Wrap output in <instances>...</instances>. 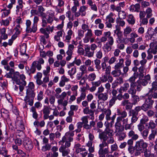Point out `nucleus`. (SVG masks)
I'll use <instances>...</instances> for the list:
<instances>
[{
    "instance_id": "nucleus-1",
    "label": "nucleus",
    "mask_w": 157,
    "mask_h": 157,
    "mask_svg": "<svg viewBox=\"0 0 157 157\" xmlns=\"http://www.w3.org/2000/svg\"><path fill=\"white\" fill-rule=\"evenodd\" d=\"M82 104L83 107H85L83 110V113L85 114L89 115L91 117L90 119L94 120V111L90 109L88 107V101H84L82 102Z\"/></svg>"
},
{
    "instance_id": "nucleus-2",
    "label": "nucleus",
    "mask_w": 157,
    "mask_h": 157,
    "mask_svg": "<svg viewBox=\"0 0 157 157\" xmlns=\"http://www.w3.org/2000/svg\"><path fill=\"white\" fill-rule=\"evenodd\" d=\"M148 144L147 143L145 142L143 140L140 139L136 142L134 150L142 151L146 148Z\"/></svg>"
},
{
    "instance_id": "nucleus-3",
    "label": "nucleus",
    "mask_w": 157,
    "mask_h": 157,
    "mask_svg": "<svg viewBox=\"0 0 157 157\" xmlns=\"http://www.w3.org/2000/svg\"><path fill=\"white\" fill-rule=\"evenodd\" d=\"M154 102V101L151 99L150 97H147L145 98L144 103L142 105V109L146 111L148 109H151Z\"/></svg>"
},
{
    "instance_id": "nucleus-4",
    "label": "nucleus",
    "mask_w": 157,
    "mask_h": 157,
    "mask_svg": "<svg viewBox=\"0 0 157 157\" xmlns=\"http://www.w3.org/2000/svg\"><path fill=\"white\" fill-rule=\"evenodd\" d=\"M75 148L76 153H78L81 152L80 154L82 157H85L88 154V151L86 148L84 147V146H81L79 144H77L75 145Z\"/></svg>"
},
{
    "instance_id": "nucleus-5",
    "label": "nucleus",
    "mask_w": 157,
    "mask_h": 157,
    "mask_svg": "<svg viewBox=\"0 0 157 157\" xmlns=\"http://www.w3.org/2000/svg\"><path fill=\"white\" fill-rule=\"evenodd\" d=\"M31 24V22L29 20H27L26 21L25 25L26 28L25 31L27 33H35L37 30L36 26H35L33 24L32 28L30 26Z\"/></svg>"
},
{
    "instance_id": "nucleus-6",
    "label": "nucleus",
    "mask_w": 157,
    "mask_h": 157,
    "mask_svg": "<svg viewBox=\"0 0 157 157\" xmlns=\"http://www.w3.org/2000/svg\"><path fill=\"white\" fill-rule=\"evenodd\" d=\"M55 91L56 93L54 96L58 100H64L67 94V93L65 91L60 94L62 92V90L61 88L59 87L56 88L55 90Z\"/></svg>"
},
{
    "instance_id": "nucleus-7",
    "label": "nucleus",
    "mask_w": 157,
    "mask_h": 157,
    "mask_svg": "<svg viewBox=\"0 0 157 157\" xmlns=\"http://www.w3.org/2000/svg\"><path fill=\"white\" fill-rule=\"evenodd\" d=\"M26 95L25 97L24 101L26 104L28 103L30 106H32L33 104V100L36 94L26 93Z\"/></svg>"
},
{
    "instance_id": "nucleus-8",
    "label": "nucleus",
    "mask_w": 157,
    "mask_h": 157,
    "mask_svg": "<svg viewBox=\"0 0 157 157\" xmlns=\"http://www.w3.org/2000/svg\"><path fill=\"white\" fill-rule=\"evenodd\" d=\"M113 131L110 128L105 129L104 131L99 134L98 137L107 138V136H112L113 135Z\"/></svg>"
},
{
    "instance_id": "nucleus-9",
    "label": "nucleus",
    "mask_w": 157,
    "mask_h": 157,
    "mask_svg": "<svg viewBox=\"0 0 157 157\" xmlns=\"http://www.w3.org/2000/svg\"><path fill=\"white\" fill-rule=\"evenodd\" d=\"M46 14L41 18L42 26L44 28L47 26L48 23L52 24L53 21V17L50 16H48V18H46Z\"/></svg>"
},
{
    "instance_id": "nucleus-10",
    "label": "nucleus",
    "mask_w": 157,
    "mask_h": 157,
    "mask_svg": "<svg viewBox=\"0 0 157 157\" xmlns=\"http://www.w3.org/2000/svg\"><path fill=\"white\" fill-rule=\"evenodd\" d=\"M42 76V73L38 72L36 75L35 76L34 78L36 79V82L37 84L38 85H42L44 88H46L47 85L46 84H44L43 81H42L41 78Z\"/></svg>"
},
{
    "instance_id": "nucleus-11",
    "label": "nucleus",
    "mask_w": 157,
    "mask_h": 157,
    "mask_svg": "<svg viewBox=\"0 0 157 157\" xmlns=\"http://www.w3.org/2000/svg\"><path fill=\"white\" fill-rule=\"evenodd\" d=\"M99 147L98 154H106L108 153L109 152V147L107 146V145L102 142L99 144Z\"/></svg>"
},
{
    "instance_id": "nucleus-12",
    "label": "nucleus",
    "mask_w": 157,
    "mask_h": 157,
    "mask_svg": "<svg viewBox=\"0 0 157 157\" xmlns=\"http://www.w3.org/2000/svg\"><path fill=\"white\" fill-rule=\"evenodd\" d=\"M151 77L149 75L145 76L143 78L139 79L136 82L138 84H140L143 86H146L148 82H150Z\"/></svg>"
},
{
    "instance_id": "nucleus-13",
    "label": "nucleus",
    "mask_w": 157,
    "mask_h": 157,
    "mask_svg": "<svg viewBox=\"0 0 157 157\" xmlns=\"http://www.w3.org/2000/svg\"><path fill=\"white\" fill-rule=\"evenodd\" d=\"M75 48L74 45L70 44L68 45V50L66 52V54L67 56L66 57V61H70L72 57L73 54V51Z\"/></svg>"
},
{
    "instance_id": "nucleus-14",
    "label": "nucleus",
    "mask_w": 157,
    "mask_h": 157,
    "mask_svg": "<svg viewBox=\"0 0 157 157\" xmlns=\"http://www.w3.org/2000/svg\"><path fill=\"white\" fill-rule=\"evenodd\" d=\"M138 75V72H134L133 75L128 80V81L130 83V86H136V80Z\"/></svg>"
},
{
    "instance_id": "nucleus-15",
    "label": "nucleus",
    "mask_w": 157,
    "mask_h": 157,
    "mask_svg": "<svg viewBox=\"0 0 157 157\" xmlns=\"http://www.w3.org/2000/svg\"><path fill=\"white\" fill-rule=\"evenodd\" d=\"M150 48L147 51L154 55L157 53V43L156 41H153L149 45Z\"/></svg>"
},
{
    "instance_id": "nucleus-16",
    "label": "nucleus",
    "mask_w": 157,
    "mask_h": 157,
    "mask_svg": "<svg viewBox=\"0 0 157 157\" xmlns=\"http://www.w3.org/2000/svg\"><path fill=\"white\" fill-rule=\"evenodd\" d=\"M101 140H102V142L107 146H108V144H113L115 141L113 137L112 136H107V138L105 137H99Z\"/></svg>"
},
{
    "instance_id": "nucleus-17",
    "label": "nucleus",
    "mask_w": 157,
    "mask_h": 157,
    "mask_svg": "<svg viewBox=\"0 0 157 157\" xmlns=\"http://www.w3.org/2000/svg\"><path fill=\"white\" fill-rule=\"evenodd\" d=\"M117 114L119 116L117 117V118L122 120V122L124 121V120H125L127 115V113L125 110L121 111L119 109L117 110Z\"/></svg>"
},
{
    "instance_id": "nucleus-18",
    "label": "nucleus",
    "mask_w": 157,
    "mask_h": 157,
    "mask_svg": "<svg viewBox=\"0 0 157 157\" xmlns=\"http://www.w3.org/2000/svg\"><path fill=\"white\" fill-rule=\"evenodd\" d=\"M16 124L20 131H22L25 129L23 121L21 118H18L16 121Z\"/></svg>"
},
{
    "instance_id": "nucleus-19",
    "label": "nucleus",
    "mask_w": 157,
    "mask_h": 157,
    "mask_svg": "<svg viewBox=\"0 0 157 157\" xmlns=\"http://www.w3.org/2000/svg\"><path fill=\"white\" fill-rule=\"evenodd\" d=\"M98 99V102L100 100L103 102L107 101L108 98V95L107 93H102L98 94H95Z\"/></svg>"
},
{
    "instance_id": "nucleus-20",
    "label": "nucleus",
    "mask_w": 157,
    "mask_h": 157,
    "mask_svg": "<svg viewBox=\"0 0 157 157\" xmlns=\"http://www.w3.org/2000/svg\"><path fill=\"white\" fill-rule=\"evenodd\" d=\"M93 35L92 30L91 29L88 30L85 34V37L83 39L84 43H87L89 42L90 38L92 37Z\"/></svg>"
},
{
    "instance_id": "nucleus-21",
    "label": "nucleus",
    "mask_w": 157,
    "mask_h": 157,
    "mask_svg": "<svg viewBox=\"0 0 157 157\" xmlns=\"http://www.w3.org/2000/svg\"><path fill=\"white\" fill-rule=\"evenodd\" d=\"M128 118H126L124 121L122 122L123 125V129H124L126 131H129L132 130V124L131 123L130 124L128 123Z\"/></svg>"
},
{
    "instance_id": "nucleus-22",
    "label": "nucleus",
    "mask_w": 157,
    "mask_h": 157,
    "mask_svg": "<svg viewBox=\"0 0 157 157\" xmlns=\"http://www.w3.org/2000/svg\"><path fill=\"white\" fill-rule=\"evenodd\" d=\"M84 48L86 56L89 57H92L93 56L94 52L91 50L90 47L88 45H85Z\"/></svg>"
},
{
    "instance_id": "nucleus-23",
    "label": "nucleus",
    "mask_w": 157,
    "mask_h": 157,
    "mask_svg": "<svg viewBox=\"0 0 157 157\" xmlns=\"http://www.w3.org/2000/svg\"><path fill=\"white\" fill-rule=\"evenodd\" d=\"M121 120L117 118V121L115 123L114 126L117 132H121L123 130L122 125L121 124Z\"/></svg>"
},
{
    "instance_id": "nucleus-24",
    "label": "nucleus",
    "mask_w": 157,
    "mask_h": 157,
    "mask_svg": "<svg viewBox=\"0 0 157 157\" xmlns=\"http://www.w3.org/2000/svg\"><path fill=\"white\" fill-rule=\"evenodd\" d=\"M59 151L60 152L62 153L63 156H65L68 155L70 153V150L66 147H64V146H61L59 149Z\"/></svg>"
},
{
    "instance_id": "nucleus-25",
    "label": "nucleus",
    "mask_w": 157,
    "mask_h": 157,
    "mask_svg": "<svg viewBox=\"0 0 157 157\" xmlns=\"http://www.w3.org/2000/svg\"><path fill=\"white\" fill-rule=\"evenodd\" d=\"M24 144L25 148L27 150L29 151L31 150L33 147L32 141L29 140H25Z\"/></svg>"
},
{
    "instance_id": "nucleus-26",
    "label": "nucleus",
    "mask_w": 157,
    "mask_h": 157,
    "mask_svg": "<svg viewBox=\"0 0 157 157\" xmlns=\"http://www.w3.org/2000/svg\"><path fill=\"white\" fill-rule=\"evenodd\" d=\"M35 85L33 82H30L27 89L26 93L35 94L34 92Z\"/></svg>"
},
{
    "instance_id": "nucleus-27",
    "label": "nucleus",
    "mask_w": 157,
    "mask_h": 157,
    "mask_svg": "<svg viewBox=\"0 0 157 157\" xmlns=\"http://www.w3.org/2000/svg\"><path fill=\"white\" fill-rule=\"evenodd\" d=\"M128 135L129 138H131V139L134 140H136L139 138V135L136 134L135 132L132 130L129 131Z\"/></svg>"
},
{
    "instance_id": "nucleus-28",
    "label": "nucleus",
    "mask_w": 157,
    "mask_h": 157,
    "mask_svg": "<svg viewBox=\"0 0 157 157\" xmlns=\"http://www.w3.org/2000/svg\"><path fill=\"white\" fill-rule=\"evenodd\" d=\"M138 37V35L135 32H132L130 34V37L128 40L132 44L134 43L135 41V39Z\"/></svg>"
},
{
    "instance_id": "nucleus-29",
    "label": "nucleus",
    "mask_w": 157,
    "mask_h": 157,
    "mask_svg": "<svg viewBox=\"0 0 157 157\" xmlns=\"http://www.w3.org/2000/svg\"><path fill=\"white\" fill-rule=\"evenodd\" d=\"M111 35V33L110 31L105 32L103 33V36L100 39V42L105 43L107 40L108 37Z\"/></svg>"
},
{
    "instance_id": "nucleus-30",
    "label": "nucleus",
    "mask_w": 157,
    "mask_h": 157,
    "mask_svg": "<svg viewBox=\"0 0 157 157\" xmlns=\"http://www.w3.org/2000/svg\"><path fill=\"white\" fill-rule=\"evenodd\" d=\"M124 59L123 58H121L119 59V62L117 63L114 66V69H117L121 70V68L124 66Z\"/></svg>"
},
{
    "instance_id": "nucleus-31",
    "label": "nucleus",
    "mask_w": 157,
    "mask_h": 157,
    "mask_svg": "<svg viewBox=\"0 0 157 157\" xmlns=\"http://www.w3.org/2000/svg\"><path fill=\"white\" fill-rule=\"evenodd\" d=\"M116 29L114 30V33L117 35L118 40H120L122 36V33L121 31V28L118 25L116 26Z\"/></svg>"
},
{
    "instance_id": "nucleus-32",
    "label": "nucleus",
    "mask_w": 157,
    "mask_h": 157,
    "mask_svg": "<svg viewBox=\"0 0 157 157\" xmlns=\"http://www.w3.org/2000/svg\"><path fill=\"white\" fill-rule=\"evenodd\" d=\"M105 115V118L107 121H109L111 119L110 116L111 114V112L110 109H104L102 111Z\"/></svg>"
},
{
    "instance_id": "nucleus-33",
    "label": "nucleus",
    "mask_w": 157,
    "mask_h": 157,
    "mask_svg": "<svg viewBox=\"0 0 157 157\" xmlns=\"http://www.w3.org/2000/svg\"><path fill=\"white\" fill-rule=\"evenodd\" d=\"M51 108L48 106H44V108L43 109L42 111L43 115V118L45 119L48 115H49L50 113V110Z\"/></svg>"
},
{
    "instance_id": "nucleus-34",
    "label": "nucleus",
    "mask_w": 157,
    "mask_h": 157,
    "mask_svg": "<svg viewBox=\"0 0 157 157\" xmlns=\"http://www.w3.org/2000/svg\"><path fill=\"white\" fill-rule=\"evenodd\" d=\"M73 32L71 29H69L67 32V35L65 36V39L64 41L67 43H69L71 39Z\"/></svg>"
},
{
    "instance_id": "nucleus-35",
    "label": "nucleus",
    "mask_w": 157,
    "mask_h": 157,
    "mask_svg": "<svg viewBox=\"0 0 157 157\" xmlns=\"http://www.w3.org/2000/svg\"><path fill=\"white\" fill-rule=\"evenodd\" d=\"M140 6L139 4H136L135 5L131 6L130 10L132 12H139Z\"/></svg>"
},
{
    "instance_id": "nucleus-36",
    "label": "nucleus",
    "mask_w": 157,
    "mask_h": 157,
    "mask_svg": "<svg viewBox=\"0 0 157 157\" xmlns=\"http://www.w3.org/2000/svg\"><path fill=\"white\" fill-rule=\"evenodd\" d=\"M127 21L129 24L133 25L135 22V19L134 16L132 14L128 15V16Z\"/></svg>"
},
{
    "instance_id": "nucleus-37",
    "label": "nucleus",
    "mask_w": 157,
    "mask_h": 157,
    "mask_svg": "<svg viewBox=\"0 0 157 157\" xmlns=\"http://www.w3.org/2000/svg\"><path fill=\"white\" fill-rule=\"evenodd\" d=\"M37 7L38 12V14H40L39 15L42 18L46 14L44 12L45 11V9L42 6H38Z\"/></svg>"
},
{
    "instance_id": "nucleus-38",
    "label": "nucleus",
    "mask_w": 157,
    "mask_h": 157,
    "mask_svg": "<svg viewBox=\"0 0 157 157\" xmlns=\"http://www.w3.org/2000/svg\"><path fill=\"white\" fill-rule=\"evenodd\" d=\"M68 101L67 100H58L57 103L58 105H62L63 106V110H65L67 109L66 106L68 104Z\"/></svg>"
},
{
    "instance_id": "nucleus-39",
    "label": "nucleus",
    "mask_w": 157,
    "mask_h": 157,
    "mask_svg": "<svg viewBox=\"0 0 157 157\" xmlns=\"http://www.w3.org/2000/svg\"><path fill=\"white\" fill-rule=\"evenodd\" d=\"M157 134V131H151V133L149 134L148 139L149 141H152L155 139V136Z\"/></svg>"
},
{
    "instance_id": "nucleus-40",
    "label": "nucleus",
    "mask_w": 157,
    "mask_h": 157,
    "mask_svg": "<svg viewBox=\"0 0 157 157\" xmlns=\"http://www.w3.org/2000/svg\"><path fill=\"white\" fill-rule=\"evenodd\" d=\"M149 95L147 97H150L151 99L152 98H157V91L153 89H151L149 91Z\"/></svg>"
},
{
    "instance_id": "nucleus-41",
    "label": "nucleus",
    "mask_w": 157,
    "mask_h": 157,
    "mask_svg": "<svg viewBox=\"0 0 157 157\" xmlns=\"http://www.w3.org/2000/svg\"><path fill=\"white\" fill-rule=\"evenodd\" d=\"M114 69V70L112 71L111 73V75L114 77H119L121 73V70H119L117 69Z\"/></svg>"
},
{
    "instance_id": "nucleus-42",
    "label": "nucleus",
    "mask_w": 157,
    "mask_h": 157,
    "mask_svg": "<svg viewBox=\"0 0 157 157\" xmlns=\"http://www.w3.org/2000/svg\"><path fill=\"white\" fill-rule=\"evenodd\" d=\"M132 30L131 28L129 26H127L125 29H124L123 34L124 37H127L132 32Z\"/></svg>"
},
{
    "instance_id": "nucleus-43",
    "label": "nucleus",
    "mask_w": 157,
    "mask_h": 157,
    "mask_svg": "<svg viewBox=\"0 0 157 157\" xmlns=\"http://www.w3.org/2000/svg\"><path fill=\"white\" fill-rule=\"evenodd\" d=\"M63 35V32L62 31H59L56 33V35L54 36V40L57 42L59 41L60 40V37Z\"/></svg>"
},
{
    "instance_id": "nucleus-44",
    "label": "nucleus",
    "mask_w": 157,
    "mask_h": 157,
    "mask_svg": "<svg viewBox=\"0 0 157 157\" xmlns=\"http://www.w3.org/2000/svg\"><path fill=\"white\" fill-rule=\"evenodd\" d=\"M156 126V124L153 121H150L148 123V129H151V131L157 130L155 128Z\"/></svg>"
},
{
    "instance_id": "nucleus-45",
    "label": "nucleus",
    "mask_w": 157,
    "mask_h": 157,
    "mask_svg": "<svg viewBox=\"0 0 157 157\" xmlns=\"http://www.w3.org/2000/svg\"><path fill=\"white\" fill-rule=\"evenodd\" d=\"M112 45L106 43L104 44L103 48L105 51L109 52L111 51L112 49Z\"/></svg>"
},
{
    "instance_id": "nucleus-46",
    "label": "nucleus",
    "mask_w": 157,
    "mask_h": 157,
    "mask_svg": "<svg viewBox=\"0 0 157 157\" xmlns=\"http://www.w3.org/2000/svg\"><path fill=\"white\" fill-rule=\"evenodd\" d=\"M16 84L19 85V90L21 92H22L24 89V87L26 85V82H23L22 83L20 82V81L17 80V82H16Z\"/></svg>"
},
{
    "instance_id": "nucleus-47",
    "label": "nucleus",
    "mask_w": 157,
    "mask_h": 157,
    "mask_svg": "<svg viewBox=\"0 0 157 157\" xmlns=\"http://www.w3.org/2000/svg\"><path fill=\"white\" fill-rule=\"evenodd\" d=\"M96 78V75L94 73L90 74L87 77V79L89 81H93Z\"/></svg>"
},
{
    "instance_id": "nucleus-48",
    "label": "nucleus",
    "mask_w": 157,
    "mask_h": 157,
    "mask_svg": "<svg viewBox=\"0 0 157 157\" xmlns=\"http://www.w3.org/2000/svg\"><path fill=\"white\" fill-rule=\"evenodd\" d=\"M87 9V7L84 6H81L80 7L79 11L81 13V16H84L85 15L86 13V10Z\"/></svg>"
},
{
    "instance_id": "nucleus-49",
    "label": "nucleus",
    "mask_w": 157,
    "mask_h": 157,
    "mask_svg": "<svg viewBox=\"0 0 157 157\" xmlns=\"http://www.w3.org/2000/svg\"><path fill=\"white\" fill-rule=\"evenodd\" d=\"M30 111L33 113V117L35 119H37L38 117V114L36 111V108L34 106L32 107Z\"/></svg>"
},
{
    "instance_id": "nucleus-50",
    "label": "nucleus",
    "mask_w": 157,
    "mask_h": 157,
    "mask_svg": "<svg viewBox=\"0 0 157 157\" xmlns=\"http://www.w3.org/2000/svg\"><path fill=\"white\" fill-rule=\"evenodd\" d=\"M118 19L120 20H123L125 19L126 17V12L123 10L119 12L118 14Z\"/></svg>"
},
{
    "instance_id": "nucleus-51",
    "label": "nucleus",
    "mask_w": 157,
    "mask_h": 157,
    "mask_svg": "<svg viewBox=\"0 0 157 157\" xmlns=\"http://www.w3.org/2000/svg\"><path fill=\"white\" fill-rule=\"evenodd\" d=\"M140 132L141 135L143 138L144 140L146 139L147 138L149 134V130L148 129H145Z\"/></svg>"
},
{
    "instance_id": "nucleus-52",
    "label": "nucleus",
    "mask_w": 157,
    "mask_h": 157,
    "mask_svg": "<svg viewBox=\"0 0 157 157\" xmlns=\"http://www.w3.org/2000/svg\"><path fill=\"white\" fill-rule=\"evenodd\" d=\"M79 71L82 73L84 75L87 73V67L84 65L80 66L78 68Z\"/></svg>"
},
{
    "instance_id": "nucleus-53",
    "label": "nucleus",
    "mask_w": 157,
    "mask_h": 157,
    "mask_svg": "<svg viewBox=\"0 0 157 157\" xmlns=\"http://www.w3.org/2000/svg\"><path fill=\"white\" fill-rule=\"evenodd\" d=\"M76 67H74L68 71V74L71 77H72L76 73Z\"/></svg>"
},
{
    "instance_id": "nucleus-54",
    "label": "nucleus",
    "mask_w": 157,
    "mask_h": 157,
    "mask_svg": "<svg viewBox=\"0 0 157 157\" xmlns=\"http://www.w3.org/2000/svg\"><path fill=\"white\" fill-rule=\"evenodd\" d=\"M136 86L132 87L130 86V88L128 90V92L132 96L136 95V90L135 88Z\"/></svg>"
},
{
    "instance_id": "nucleus-55",
    "label": "nucleus",
    "mask_w": 157,
    "mask_h": 157,
    "mask_svg": "<svg viewBox=\"0 0 157 157\" xmlns=\"http://www.w3.org/2000/svg\"><path fill=\"white\" fill-rule=\"evenodd\" d=\"M114 14L112 13H110L106 17V20H108L109 23H113L114 22V19L113 18Z\"/></svg>"
},
{
    "instance_id": "nucleus-56",
    "label": "nucleus",
    "mask_w": 157,
    "mask_h": 157,
    "mask_svg": "<svg viewBox=\"0 0 157 157\" xmlns=\"http://www.w3.org/2000/svg\"><path fill=\"white\" fill-rule=\"evenodd\" d=\"M145 13L146 15V17L147 18H150L152 16V10L150 7H148L145 11Z\"/></svg>"
},
{
    "instance_id": "nucleus-57",
    "label": "nucleus",
    "mask_w": 157,
    "mask_h": 157,
    "mask_svg": "<svg viewBox=\"0 0 157 157\" xmlns=\"http://www.w3.org/2000/svg\"><path fill=\"white\" fill-rule=\"evenodd\" d=\"M132 103L134 105L136 104L139 101V97L137 95L132 96Z\"/></svg>"
},
{
    "instance_id": "nucleus-58",
    "label": "nucleus",
    "mask_w": 157,
    "mask_h": 157,
    "mask_svg": "<svg viewBox=\"0 0 157 157\" xmlns=\"http://www.w3.org/2000/svg\"><path fill=\"white\" fill-rule=\"evenodd\" d=\"M116 101V97H112L109 101V107L111 108L115 104Z\"/></svg>"
},
{
    "instance_id": "nucleus-59",
    "label": "nucleus",
    "mask_w": 157,
    "mask_h": 157,
    "mask_svg": "<svg viewBox=\"0 0 157 157\" xmlns=\"http://www.w3.org/2000/svg\"><path fill=\"white\" fill-rule=\"evenodd\" d=\"M148 121L149 119L148 117L146 116H144L140 120V123L145 124Z\"/></svg>"
},
{
    "instance_id": "nucleus-60",
    "label": "nucleus",
    "mask_w": 157,
    "mask_h": 157,
    "mask_svg": "<svg viewBox=\"0 0 157 157\" xmlns=\"http://www.w3.org/2000/svg\"><path fill=\"white\" fill-rule=\"evenodd\" d=\"M94 63L95 65V68L98 70L101 69V66L100 65L101 63V60L98 59H96L94 60Z\"/></svg>"
},
{
    "instance_id": "nucleus-61",
    "label": "nucleus",
    "mask_w": 157,
    "mask_h": 157,
    "mask_svg": "<svg viewBox=\"0 0 157 157\" xmlns=\"http://www.w3.org/2000/svg\"><path fill=\"white\" fill-rule=\"evenodd\" d=\"M47 27L44 29L43 28H41L40 29V32L43 34H46L47 33V32H48L49 33H50V26L48 25V26H46Z\"/></svg>"
},
{
    "instance_id": "nucleus-62",
    "label": "nucleus",
    "mask_w": 157,
    "mask_h": 157,
    "mask_svg": "<svg viewBox=\"0 0 157 157\" xmlns=\"http://www.w3.org/2000/svg\"><path fill=\"white\" fill-rule=\"evenodd\" d=\"M25 77L24 75L22 74L20 76V79L17 78H15V77L14 78V81L16 82H17V81H20V82L22 83L23 82H26L25 80Z\"/></svg>"
},
{
    "instance_id": "nucleus-63",
    "label": "nucleus",
    "mask_w": 157,
    "mask_h": 157,
    "mask_svg": "<svg viewBox=\"0 0 157 157\" xmlns=\"http://www.w3.org/2000/svg\"><path fill=\"white\" fill-rule=\"evenodd\" d=\"M8 151L6 148L4 147L0 148V155L4 156L7 154Z\"/></svg>"
},
{
    "instance_id": "nucleus-64",
    "label": "nucleus",
    "mask_w": 157,
    "mask_h": 157,
    "mask_svg": "<svg viewBox=\"0 0 157 157\" xmlns=\"http://www.w3.org/2000/svg\"><path fill=\"white\" fill-rule=\"evenodd\" d=\"M66 16L69 20L73 21L74 20V15L72 14L70 10L67 11L66 13Z\"/></svg>"
}]
</instances>
